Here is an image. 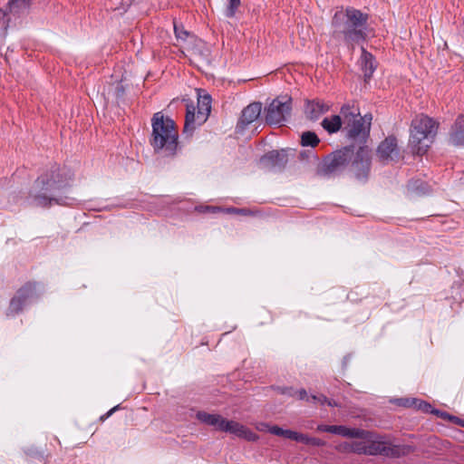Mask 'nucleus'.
Masks as SVG:
<instances>
[{
	"instance_id": "nucleus-1",
	"label": "nucleus",
	"mask_w": 464,
	"mask_h": 464,
	"mask_svg": "<svg viewBox=\"0 0 464 464\" xmlns=\"http://www.w3.org/2000/svg\"><path fill=\"white\" fill-rule=\"evenodd\" d=\"M72 173L65 167L52 168L49 172L39 177L35 181L29 196L33 204L47 208L53 204L70 205L75 198L67 194Z\"/></svg>"
},
{
	"instance_id": "nucleus-2",
	"label": "nucleus",
	"mask_w": 464,
	"mask_h": 464,
	"mask_svg": "<svg viewBox=\"0 0 464 464\" xmlns=\"http://www.w3.org/2000/svg\"><path fill=\"white\" fill-rule=\"evenodd\" d=\"M368 18L367 14L349 7L345 12L334 14L332 25L335 28L334 33L342 34L347 44H360L367 38Z\"/></svg>"
},
{
	"instance_id": "nucleus-3",
	"label": "nucleus",
	"mask_w": 464,
	"mask_h": 464,
	"mask_svg": "<svg viewBox=\"0 0 464 464\" xmlns=\"http://www.w3.org/2000/svg\"><path fill=\"white\" fill-rule=\"evenodd\" d=\"M152 133L150 144L155 151H164L167 156H173L178 148V131L173 120L161 112L152 117Z\"/></svg>"
},
{
	"instance_id": "nucleus-4",
	"label": "nucleus",
	"mask_w": 464,
	"mask_h": 464,
	"mask_svg": "<svg viewBox=\"0 0 464 464\" xmlns=\"http://www.w3.org/2000/svg\"><path fill=\"white\" fill-rule=\"evenodd\" d=\"M439 123L426 115L417 116L411 125L410 147L414 154L423 155L433 142Z\"/></svg>"
},
{
	"instance_id": "nucleus-5",
	"label": "nucleus",
	"mask_w": 464,
	"mask_h": 464,
	"mask_svg": "<svg viewBox=\"0 0 464 464\" xmlns=\"http://www.w3.org/2000/svg\"><path fill=\"white\" fill-rule=\"evenodd\" d=\"M355 147L348 145L326 155L317 166L316 174L320 177H335L341 175L347 168L354 156Z\"/></svg>"
},
{
	"instance_id": "nucleus-6",
	"label": "nucleus",
	"mask_w": 464,
	"mask_h": 464,
	"mask_svg": "<svg viewBox=\"0 0 464 464\" xmlns=\"http://www.w3.org/2000/svg\"><path fill=\"white\" fill-rule=\"evenodd\" d=\"M344 124V130L347 131L349 139H356L362 134L366 136L367 129L364 125V118H362L360 111L354 105L344 104L340 111Z\"/></svg>"
},
{
	"instance_id": "nucleus-7",
	"label": "nucleus",
	"mask_w": 464,
	"mask_h": 464,
	"mask_svg": "<svg viewBox=\"0 0 464 464\" xmlns=\"http://www.w3.org/2000/svg\"><path fill=\"white\" fill-rule=\"evenodd\" d=\"M292 110V98L284 96L277 97L265 109L266 122L267 124H279L286 120Z\"/></svg>"
},
{
	"instance_id": "nucleus-8",
	"label": "nucleus",
	"mask_w": 464,
	"mask_h": 464,
	"mask_svg": "<svg viewBox=\"0 0 464 464\" xmlns=\"http://www.w3.org/2000/svg\"><path fill=\"white\" fill-rule=\"evenodd\" d=\"M372 163V150L368 146H361L354 151L349 169L358 180L366 181L369 178Z\"/></svg>"
},
{
	"instance_id": "nucleus-9",
	"label": "nucleus",
	"mask_w": 464,
	"mask_h": 464,
	"mask_svg": "<svg viewBox=\"0 0 464 464\" xmlns=\"http://www.w3.org/2000/svg\"><path fill=\"white\" fill-rule=\"evenodd\" d=\"M295 150L291 149H282L280 150H271L265 154L260 162L266 168L274 170H282L285 168L290 155H294Z\"/></svg>"
},
{
	"instance_id": "nucleus-10",
	"label": "nucleus",
	"mask_w": 464,
	"mask_h": 464,
	"mask_svg": "<svg viewBox=\"0 0 464 464\" xmlns=\"http://www.w3.org/2000/svg\"><path fill=\"white\" fill-rule=\"evenodd\" d=\"M376 156L382 164H388L397 160L399 158L397 139L394 136H388L379 144Z\"/></svg>"
},
{
	"instance_id": "nucleus-11",
	"label": "nucleus",
	"mask_w": 464,
	"mask_h": 464,
	"mask_svg": "<svg viewBox=\"0 0 464 464\" xmlns=\"http://www.w3.org/2000/svg\"><path fill=\"white\" fill-rule=\"evenodd\" d=\"M220 431L234 434L239 438L246 440L247 441H256L258 439V435L248 428L237 421L228 420L227 419H225Z\"/></svg>"
},
{
	"instance_id": "nucleus-12",
	"label": "nucleus",
	"mask_w": 464,
	"mask_h": 464,
	"mask_svg": "<svg viewBox=\"0 0 464 464\" xmlns=\"http://www.w3.org/2000/svg\"><path fill=\"white\" fill-rule=\"evenodd\" d=\"M261 111L262 103L259 102H255L247 105L241 112L237 129L243 131L246 126L254 122L260 116Z\"/></svg>"
},
{
	"instance_id": "nucleus-13",
	"label": "nucleus",
	"mask_w": 464,
	"mask_h": 464,
	"mask_svg": "<svg viewBox=\"0 0 464 464\" xmlns=\"http://www.w3.org/2000/svg\"><path fill=\"white\" fill-rule=\"evenodd\" d=\"M31 0H9L5 9H0V27L6 31L9 25L8 12L18 14L30 5Z\"/></svg>"
},
{
	"instance_id": "nucleus-14",
	"label": "nucleus",
	"mask_w": 464,
	"mask_h": 464,
	"mask_svg": "<svg viewBox=\"0 0 464 464\" xmlns=\"http://www.w3.org/2000/svg\"><path fill=\"white\" fill-rule=\"evenodd\" d=\"M367 442V455H382L387 457L389 441L383 437L371 432V437L365 440Z\"/></svg>"
},
{
	"instance_id": "nucleus-15",
	"label": "nucleus",
	"mask_w": 464,
	"mask_h": 464,
	"mask_svg": "<svg viewBox=\"0 0 464 464\" xmlns=\"http://www.w3.org/2000/svg\"><path fill=\"white\" fill-rule=\"evenodd\" d=\"M361 68L363 71L364 81L368 82L372 76L377 65L374 57L372 53L367 52L364 47H362V55L360 59Z\"/></svg>"
},
{
	"instance_id": "nucleus-16",
	"label": "nucleus",
	"mask_w": 464,
	"mask_h": 464,
	"mask_svg": "<svg viewBox=\"0 0 464 464\" xmlns=\"http://www.w3.org/2000/svg\"><path fill=\"white\" fill-rule=\"evenodd\" d=\"M450 140L456 146L464 145V115L460 114L452 125L450 132Z\"/></svg>"
},
{
	"instance_id": "nucleus-17",
	"label": "nucleus",
	"mask_w": 464,
	"mask_h": 464,
	"mask_svg": "<svg viewBox=\"0 0 464 464\" xmlns=\"http://www.w3.org/2000/svg\"><path fill=\"white\" fill-rule=\"evenodd\" d=\"M328 110L329 106L320 101H307L304 112L309 120L315 121Z\"/></svg>"
},
{
	"instance_id": "nucleus-18",
	"label": "nucleus",
	"mask_w": 464,
	"mask_h": 464,
	"mask_svg": "<svg viewBox=\"0 0 464 464\" xmlns=\"http://www.w3.org/2000/svg\"><path fill=\"white\" fill-rule=\"evenodd\" d=\"M416 447L412 445H394L389 442L387 457L399 459L415 452Z\"/></svg>"
},
{
	"instance_id": "nucleus-19",
	"label": "nucleus",
	"mask_w": 464,
	"mask_h": 464,
	"mask_svg": "<svg viewBox=\"0 0 464 464\" xmlns=\"http://www.w3.org/2000/svg\"><path fill=\"white\" fill-rule=\"evenodd\" d=\"M197 419L201 422L215 427L217 430H221L225 418L218 414H209L205 411H198L197 413Z\"/></svg>"
},
{
	"instance_id": "nucleus-20",
	"label": "nucleus",
	"mask_w": 464,
	"mask_h": 464,
	"mask_svg": "<svg viewBox=\"0 0 464 464\" xmlns=\"http://www.w3.org/2000/svg\"><path fill=\"white\" fill-rule=\"evenodd\" d=\"M195 129H196L195 107L193 104H187L183 134L186 135L187 137H190Z\"/></svg>"
},
{
	"instance_id": "nucleus-21",
	"label": "nucleus",
	"mask_w": 464,
	"mask_h": 464,
	"mask_svg": "<svg viewBox=\"0 0 464 464\" xmlns=\"http://www.w3.org/2000/svg\"><path fill=\"white\" fill-rule=\"evenodd\" d=\"M211 97L209 95L199 96L198 99V111L197 114V119L198 120V124H201L206 121L208 114L211 110Z\"/></svg>"
},
{
	"instance_id": "nucleus-22",
	"label": "nucleus",
	"mask_w": 464,
	"mask_h": 464,
	"mask_svg": "<svg viewBox=\"0 0 464 464\" xmlns=\"http://www.w3.org/2000/svg\"><path fill=\"white\" fill-rule=\"evenodd\" d=\"M343 122V119L340 115H333L331 118H324L322 121L323 128L328 132V133H335L337 132L341 127L342 123Z\"/></svg>"
},
{
	"instance_id": "nucleus-23",
	"label": "nucleus",
	"mask_w": 464,
	"mask_h": 464,
	"mask_svg": "<svg viewBox=\"0 0 464 464\" xmlns=\"http://www.w3.org/2000/svg\"><path fill=\"white\" fill-rule=\"evenodd\" d=\"M400 405L409 408H414L420 410L423 412H430L431 409V405L429 402H426L418 399H400Z\"/></svg>"
},
{
	"instance_id": "nucleus-24",
	"label": "nucleus",
	"mask_w": 464,
	"mask_h": 464,
	"mask_svg": "<svg viewBox=\"0 0 464 464\" xmlns=\"http://www.w3.org/2000/svg\"><path fill=\"white\" fill-rule=\"evenodd\" d=\"M340 435L346 438H356L365 440L371 437V431L362 429H350L345 426H342Z\"/></svg>"
},
{
	"instance_id": "nucleus-25",
	"label": "nucleus",
	"mask_w": 464,
	"mask_h": 464,
	"mask_svg": "<svg viewBox=\"0 0 464 464\" xmlns=\"http://www.w3.org/2000/svg\"><path fill=\"white\" fill-rule=\"evenodd\" d=\"M408 190L415 195L420 196L430 192V186L420 179L410 180L407 185Z\"/></svg>"
},
{
	"instance_id": "nucleus-26",
	"label": "nucleus",
	"mask_w": 464,
	"mask_h": 464,
	"mask_svg": "<svg viewBox=\"0 0 464 464\" xmlns=\"http://www.w3.org/2000/svg\"><path fill=\"white\" fill-rule=\"evenodd\" d=\"M34 292L35 284L28 282L17 290L15 296L25 303L28 298L34 295Z\"/></svg>"
},
{
	"instance_id": "nucleus-27",
	"label": "nucleus",
	"mask_w": 464,
	"mask_h": 464,
	"mask_svg": "<svg viewBox=\"0 0 464 464\" xmlns=\"http://www.w3.org/2000/svg\"><path fill=\"white\" fill-rule=\"evenodd\" d=\"M320 142L317 135L313 131H304L301 136V144L303 146L315 147Z\"/></svg>"
},
{
	"instance_id": "nucleus-28",
	"label": "nucleus",
	"mask_w": 464,
	"mask_h": 464,
	"mask_svg": "<svg viewBox=\"0 0 464 464\" xmlns=\"http://www.w3.org/2000/svg\"><path fill=\"white\" fill-rule=\"evenodd\" d=\"M24 304L25 303L24 301L14 295L10 301L7 314H16L20 313L23 310Z\"/></svg>"
},
{
	"instance_id": "nucleus-29",
	"label": "nucleus",
	"mask_w": 464,
	"mask_h": 464,
	"mask_svg": "<svg viewBox=\"0 0 464 464\" xmlns=\"http://www.w3.org/2000/svg\"><path fill=\"white\" fill-rule=\"evenodd\" d=\"M352 452L356 454L367 455V442L365 441H353L352 442Z\"/></svg>"
},
{
	"instance_id": "nucleus-30",
	"label": "nucleus",
	"mask_w": 464,
	"mask_h": 464,
	"mask_svg": "<svg viewBox=\"0 0 464 464\" xmlns=\"http://www.w3.org/2000/svg\"><path fill=\"white\" fill-rule=\"evenodd\" d=\"M301 442L307 444V445L316 446V447H322L326 444L324 440H323L319 438L308 437L305 434H303V439H301Z\"/></svg>"
},
{
	"instance_id": "nucleus-31",
	"label": "nucleus",
	"mask_w": 464,
	"mask_h": 464,
	"mask_svg": "<svg viewBox=\"0 0 464 464\" xmlns=\"http://www.w3.org/2000/svg\"><path fill=\"white\" fill-rule=\"evenodd\" d=\"M140 0H121L119 6H111L114 11L118 10L121 14L127 12L130 5L138 4Z\"/></svg>"
},
{
	"instance_id": "nucleus-32",
	"label": "nucleus",
	"mask_w": 464,
	"mask_h": 464,
	"mask_svg": "<svg viewBox=\"0 0 464 464\" xmlns=\"http://www.w3.org/2000/svg\"><path fill=\"white\" fill-rule=\"evenodd\" d=\"M342 425H319L317 430L322 432H329L334 434H341Z\"/></svg>"
},
{
	"instance_id": "nucleus-33",
	"label": "nucleus",
	"mask_w": 464,
	"mask_h": 464,
	"mask_svg": "<svg viewBox=\"0 0 464 464\" xmlns=\"http://www.w3.org/2000/svg\"><path fill=\"white\" fill-rule=\"evenodd\" d=\"M281 437L301 442V439H303V433H299L291 430H284Z\"/></svg>"
},
{
	"instance_id": "nucleus-34",
	"label": "nucleus",
	"mask_w": 464,
	"mask_h": 464,
	"mask_svg": "<svg viewBox=\"0 0 464 464\" xmlns=\"http://www.w3.org/2000/svg\"><path fill=\"white\" fill-rule=\"evenodd\" d=\"M113 95L118 103H120V102H122L125 95L124 86L121 83H117V85L114 87Z\"/></svg>"
},
{
	"instance_id": "nucleus-35",
	"label": "nucleus",
	"mask_w": 464,
	"mask_h": 464,
	"mask_svg": "<svg viewBox=\"0 0 464 464\" xmlns=\"http://www.w3.org/2000/svg\"><path fill=\"white\" fill-rule=\"evenodd\" d=\"M240 0H229V4L227 9V16L233 17L236 13V9L239 6Z\"/></svg>"
},
{
	"instance_id": "nucleus-36",
	"label": "nucleus",
	"mask_w": 464,
	"mask_h": 464,
	"mask_svg": "<svg viewBox=\"0 0 464 464\" xmlns=\"http://www.w3.org/2000/svg\"><path fill=\"white\" fill-rule=\"evenodd\" d=\"M337 451L342 453H350L352 452V442H342L335 446Z\"/></svg>"
},
{
	"instance_id": "nucleus-37",
	"label": "nucleus",
	"mask_w": 464,
	"mask_h": 464,
	"mask_svg": "<svg viewBox=\"0 0 464 464\" xmlns=\"http://www.w3.org/2000/svg\"><path fill=\"white\" fill-rule=\"evenodd\" d=\"M430 412L436 416L440 417L443 420H449L450 418V414H449L448 412L440 411V410L433 409L432 407L430 410Z\"/></svg>"
},
{
	"instance_id": "nucleus-38",
	"label": "nucleus",
	"mask_w": 464,
	"mask_h": 464,
	"mask_svg": "<svg viewBox=\"0 0 464 464\" xmlns=\"http://www.w3.org/2000/svg\"><path fill=\"white\" fill-rule=\"evenodd\" d=\"M268 431L273 435L281 437L284 432V429L279 426L274 425L269 427Z\"/></svg>"
},
{
	"instance_id": "nucleus-39",
	"label": "nucleus",
	"mask_w": 464,
	"mask_h": 464,
	"mask_svg": "<svg viewBox=\"0 0 464 464\" xmlns=\"http://www.w3.org/2000/svg\"><path fill=\"white\" fill-rule=\"evenodd\" d=\"M228 212L230 213H237V214H243V215H246L249 213V210L246 209V208H228Z\"/></svg>"
},
{
	"instance_id": "nucleus-40",
	"label": "nucleus",
	"mask_w": 464,
	"mask_h": 464,
	"mask_svg": "<svg viewBox=\"0 0 464 464\" xmlns=\"http://www.w3.org/2000/svg\"><path fill=\"white\" fill-rule=\"evenodd\" d=\"M311 399L313 401H318L322 404L326 403V401H328V399L324 395H322V394L319 396L312 395Z\"/></svg>"
},
{
	"instance_id": "nucleus-41",
	"label": "nucleus",
	"mask_w": 464,
	"mask_h": 464,
	"mask_svg": "<svg viewBox=\"0 0 464 464\" xmlns=\"http://www.w3.org/2000/svg\"><path fill=\"white\" fill-rule=\"evenodd\" d=\"M175 34L178 38L183 39L184 37L188 35V33L187 31L181 30L179 31L177 26L175 25Z\"/></svg>"
},
{
	"instance_id": "nucleus-42",
	"label": "nucleus",
	"mask_w": 464,
	"mask_h": 464,
	"mask_svg": "<svg viewBox=\"0 0 464 464\" xmlns=\"http://www.w3.org/2000/svg\"><path fill=\"white\" fill-rule=\"evenodd\" d=\"M362 118H364V123L367 121V126L365 128L367 129V133L370 132V127H371V121L372 120V114H366Z\"/></svg>"
},
{
	"instance_id": "nucleus-43",
	"label": "nucleus",
	"mask_w": 464,
	"mask_h": 464,
	"mask_svg": "<svg viewBox=\"0 0 464 464\" xmlns=\"http://www.w3.org/2000/svg\"><path fill=\"white\" fill-rule=\"evenodd\" d=\"M277 391L282 393V394H288L290 396H293V391H292V388H287V387H285V388H281V387H278L277 388Z\"/></svg>"
},
{
	"instance_id": "nucleus-44",
	"label": "nucleus",
	"mask_w": 464,
	"mask_h": 464,
	"mask_svg": "<svg viewBox=\"0 0 464 464\" xmlns=\"http://www.w3.org/2000/svg\"><path fill=\"white\" fill-rule=\"evenodd\" d=\"M120 408V405H117L111 409L104 416L101 417L102 420H104L105 419L109 418L114 411H116Z\"/></svg>"
},
{
	"instance_id": "nucleus-45",
	"label": "nucleus",
	"mask_w": 464,
	"mask_h": 464,
	"mask_svg": "<svg viewBox=\"0 0 464 464\" xmlns=\"http://www.w3.org/2000/svg\"><path fill=\"white\" fill-rule=\"evenodd\" d=\"M296 393L298 394V398L300 400H304L307 397V392L304 389L299 390Z\"/></svg>"
},
{
	"instance_id": "nucleus-46",
	"label": "nucleus",
	"mask_w": 464,
	"mask_h": 464,
	"mask_svg": "<svg viewBox=\"0 0 464 464\" xmlns=\"http://www.w3.org/2000/svg\"><path fill=\"white\" fill-rule=\"evenodd\" d=\"M453 423H458V421H461V420L459 417L450 415V418L449 419Z\"/></svg>"
},
{
	"instance_id": "nucleus-47",
	"label": "nucleus",
	"mask_w": 464,
	"mask_h": 464,
	"mask_svg": "<svg viewBox=\"0 0 464 464\" xmlns=\"http://www.w3.org/2000/svg\"><path fill=\"white\" fill-rule=\"evenodd\" d=\"M326 403L329 405V406H332V407H337L339 406L338 403L334 401H331V400H328V401H326Z\"/></svg>"
},
{
	"instance_id": "nucleus-48",
	"label": "nucleus",
	"mask_w": 464,
	"mask_h": 464,
	"mask_svg": "<svg viewBox=\"0 0 464 464\" xmlns=\"http://www.w3.org/2000/svg\"><path fill=\"white\" fill-rule=\"evenodd\" d=\"M29 454H31L32 456H34V455H35V456H38V458H39V459H43V455H42L41 453H39V452H34V451H32V452H30Z\"/></svg>"
},
{
	"instance_id": "nucleus-49",
	"label": "nucleus",
	"mask_w": 464,
	"mask_h": 464,
	"mask_svg": "<svg viewBox=\"0 0 464 464\" xmlns=\"http://www.w3.org/2000/svg\"><path fill=\"white\" fill-rule=\"evenodd\" d=\"M457 424L460 425L461 427H464V420H461V421H458Z\"/></svg>"
},
{
	"instance_id": "nucleus-50",
	"label": "nucleus",
	"mask_w": 464,
	"mask_h": 464,
	"mask_svg": "<svg viewBox=\"0 0 464 464\" xmlns=\"http://www.w3.org/2000/svg\"><path fill=\"white\" fill-rule=\"evenodd\" d=\"M300 157H302V158H303V157H305V154H304V153H300Z\"/></svg>"
},
{
	"instance_id": "nucleus-51",
	"label": "nucleus",
	"mask_w": 464,
	"mask_h": 464,
	"mask_svg": "<svg viewBox=\"0 0 464 464\" xmlns=\"http://www.w3.org/2000/svg\"><path fill=\"white\" fill-rule=\"evenodd\" d=\"M300 157H302V158H303V157H305V154H304V153H300Z\"/></svg>"
}]
</instances>
